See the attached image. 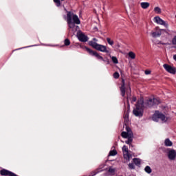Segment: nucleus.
Here are the masks:
<instances>
[{"mask_svg":"<svg viewBox=\"0 0 176 176\" xmlns=\"http://www.w3.org/2000/svg\"><path fill=\"white\" fill-rule=\"evenodd\" d=\"M66 20L69 28V32H72L73 35H75V32H76L79 28V26H77L75 24H80L79 16L72 12H67Z\"/></svg>","mask_w":176,"mask_h":176,"instance_id":"nucleus-1","label":"nucleus"},{"mask_svg":"<svg viewBox=\"0 0 176 176\" xmlns=\"http://www.w3.org/2000/svg\"><path fill=\"white\" fill-rule=\"evenodd\" d=\"M144 99L140 98L137 102L136 107L133 109V115L138 118L142 117L144 115Z\"/></svg>","mask_w":176,"mask_h":176,"instance_id":"nucleus-2","label":"nucleus"},{"mask_svg":"<svg viewBox=\"0 0 176 176\" xmlns=\"http://www.w3.org/2000/svg\"><path fill=\"white\" fill-rule=\"evenodd\" d=\"M89 45L94 47V49H96V50H98V52H101L102 53H109L107 46L97 43V38H93V41H89Z\"/></svg>","mask_w":176,"mask_h":176,"instance_id":"nucleus-3","label":"nucleus"},{"mask_svg":"<svg viewBox=\"0 0 176 176\" xmlns=\"http://www.w3.org/2000/svg\"><path fill=\"white\" fill-rule=\"evenodd\" d=\"M152 120L154 122H159V120H162V122H167V118H166V116L158 111H155L153 114Z\"/></svg>","mask_w":176,"mask_h":176,"instance_id":"nucleus-4","label":"nucleus"},{"mask_svg":"<svg viewBox=\"0 0 176 176\" xmlns=\"http://www.w3.org/2000/svg\"><path fill=\"white\" fill-rule=\"evenodd\" d=\"M85 50L87 52V53H89V54H90V56H94V57H96L98 60H101V61H105L104 58L101 56L97 52L93 51L91 49L87 47H85Z\"/></svg>","mask_w":176,"mask_h":176,"instance_id":"nucleus-5","label":"nucleus"},{"mask_svg":"<svg viewBox=\"0 0 176 176\" xmlns=\"http://www.w3.org/2000/svg\"><path fill=\"white\" fill-rule=\"evenodd\" d=\"M122 152H123L124 159L126 160V162H130V159H131V155L130 153H129V148L127 147V146L126 145L123 146Z\"/></svg>","mask_w":176,"mask_h":176,"instance_id":"nucleus-6","label":"nucleus"},{"mask_svg":"<svg viewBox=\"0 0 176 176\" xmlns=\"http://www.w3.org/2000/svg\"><path fill=\"white\" fill-rule=\"evenodd\" d=\"M162 31H164V30L155 28V29L151 32V35L153 38H159V36L162 35Z\"/></svg>","mask_w":176,"mask_h":176,"instance_id":"nucleus-7","label":"nucleus"},{"mask_svg":"<svg viewBox=\"0 0 176 176\" xmlns=\"http://www.w3.org/2000/svg\"><path fill=\"white\" fill-rule=\"evenodd\" d=\"M77 37L80 42H87L89 41L87 36H85L83 32L80 31L78 32Z\"/></svg>","mask_w":176,"mask_h":176,"instance_id":"nucleus-8","label":"nucleus"},{"mask_svg":"<svg viewBox=\"0 0 176 176\" xmlns=\"http://www.w3.org/2000/svg\"><path fill=\"white\" fill-rule=\"evenodd\" d=\"M154 21L157 24H159L160 25H164L166 28L168 27V24L166 23L163 19H162L160 16H155L154 17Z\"/></svg>","mask_w":176,"mask_h":176,"instance_id":"nucleus-9","label":"nucleus"},{"mask_svg":"<svg viewBox=\"0 0 176 176\" xmlns=\"http://www.w3.org/2000/svg\"><path fill=\"white\" fill-rule=\"evenodd\" d=\"M126 131L127 132H122L121 133V135L123 138H129L130 137H133V132H131V129L130 128L126 127Z\"/></svg>","mask_w":176,"mask_h":176,"instance_id":"nucleus-10","label":"nucleus"},{"mask_svg":"<svg viewBox=\"0 0 176 176\" xmlns=\"http://www.w3.org/2000/svg\"><path fill=\"white\" fill-rule=\"evenodd\" d=\"M163 67L164 69H166V71L169 74H173V75L175 74V68L170 66L168 64H164Z\"/></svg>","mask_w":176,"mask_h":176,"instance_id":"nucleus-11","label":"nucleus"},{"mask_svg":"<svg viewBox=\"0 0 176 176\" xmlns=\"http://www.w3.org/2000/svg\"><path fill=\"white\" fill-rule=\"evenodd\" d=\"M168 157L169 160H174L176 157V151L174 149H170L168 151Z\"/></svg>","mask_w":176,"mask_h":176,"instance_id":"nucleus-12","label":"nucleus"},{"mask_svg":"<svg viewBox=\"0 0 176 176\" xmlns=\"http://www.w3.org/2000/svg\"><path fill=\"white\" fill-rule=\"evenodd\" d=\"M0 174L1 175H5V176H17V175L6 169H3L0 170Z\"/></svg>","mask_w":176,"mask_h":176,"instance_id":"nucleus-13","label":"nucleus"},{"mask_svg":"<svg viewBox=\"0 0 176 176\" xmlns=\"http://www.w3.org/2000/svg\"><path fill=\"white\" fill-rule=\"evenodd\" d=\"M126 100H127V104H128V107H130V103L129 101L130 100H131V88H129L126 90Z\"/></svg>","mask_w":176,"mask_h":176,"instance_id":"nucleus-14","label":"nucleus"},{"mask_svg":"<svg viewBox=\"0 0 176 176\" xmlns=\"http://www.w3.org/2000/svg\"><path fill=\"white\" fill-rule=\"evenodd\" d=\"M120 91H121L122 96L124 97L126 94V88L124 87V80H122V85L120 87Z\"/></svg>","mask_w":176,"mask_h":176,"instance_id":"nucleus-15","label":"nucleus"},{"mask_svg":"<svg viewBox=\"0 0 176 176\" xmlns=\"http://www.w3.org/2000/svg\"><path fill=\"white\" fill-rule=\"evenodd\" d=\"M140 6L142 8V9H148V6H150V4L148 2H142L140 3Z\"/></svg>","mask_w":176,"mask_h":176,"instance_id":"nucleus-16","label":"nucleus"},{"mask_svg":"<svg viewBox=\"0 0 176 176\" xmlns=\"http://www.w3.org/2000/svg\"><path fill=\"white\" fill-rule=\"evenodd\" d=\"M165 146H173V142L170 139L167 138L164 141Z\"/></svg>","mask_w":176,"mask_h":176,"instance_id":"nucleus-17","label":"nucleus"},{"mask_svg":"<svg viewBox=\"0 0 176 176\" xmlns=\"http://www.w3.org/2000/svg\"><path fill=\"white\" fill-rule=\"evenodd\" d=\"M104 170L102 169V166H100L99 168H98L96 170L92 172L91 174L93 175H90L89 176H94L96 175V174H98V173H101V171H103Z\"/></svg>","mask_w":176,"mask_h":176,"instance_id":"nucleus-18","label":"nucleus"},{"mask_svg":"<svg viewBox=\"0 0 176 176\" xmlns=\"http://www.w3.org/2000/svg\"><path fill=\"white\" fill-rule=\"evenodd\" d=\"M115 171H116V169L113 167H109L108 169V173L109 174V175H113L115 174Z\"/></svg>","mask_w":176,"mask_h":176,"instance_id":"nucleus-19","label":"nucleus"},{"mask_svg":"<svg viewBox=\"0 0 176 176\" xmlns=\"http://www.w3.org/2000/svg\"><path fill=\"white\" fill-rule=\"evenodd\" d=\"M124 125L127 126V123H129V113H126L124 116Z\"/></svg>","mask_w":176,"mask_h":176,"instance_id":"nucleus-20","label":"nucleus"},{"mask_svg":"<svg viewBox=\"0 0 176 176\" xmlns=\"http://www.w3.org/2000/svg\"><path fill=\"white\" fill-rule=\"evenodd\" d=\"M133 163L136 166H140V164H141V159H140V158H134L133 159Z\"/></svg>","mask_w":176,"mask_h":176,"instance_id":"nucleus-21","label":"nucleus"},{"mask_svg":"<svg viewBox=\"0 0 176 176\" xmlns=\"http://www.w3.org/2000/svg\"><path fill=\"white\" fill-rule=\"evenodd\" d=\"M144 171L145 173H146L147 174H151L152 173V168H151V166H146L144 168Z\"/></svg>","mask_w":176,"mask_h":176,"instance_id":"nucleus-22","label":"nucleus"},{"mask_svg":"<svg viewBox=\"0 0 176 176\" xmlns=\"http://www.w3.org/2000/svg\"><path fill=\"white\" fill-rule=\"evenodd\" d=\"M153 105H155V103H153V99H149L147 101V107H153Z\"/></svg>","mask_w":176,"mask_h":176,"instance_id":"nucleus-23","label":"nucleus"},{"mask_svg":"<svg viewBox=\"0 0 176 176\" xmlns=\"http://www.w3.org/2000/svg\"><path fill=\"white\" fill-rule=\"evenodd\" d=\"M111 60L113 63V64H118L119 63V60H118V58H116V56H111Z\"/></svg>","mask_w":176,"mask_h":176,"instance_id":"nucleus-24","label":"nucleus"},{"mask_svg":"<svg viewBox=\"0 0 176 176\" xmlns=\"http://www.w3.org/2000/svg\"><path fill=\"white\" fill-rule=\"evenodd\" d=\"M128 55L129 57H130V58H131L132 60H134V58H135V54L133 52H129Z\"/></svg>","mask_w":176,"mask_h":176,"instance_id":"nucleus-25","label":"nucleus"},{"mask_svg":"<svg viewBox=\"0 0 176 176\" xmlns=\"http://www.w3.org/2000/svg\"><path fill=\"white\" fill-rule=\"evenodd\" d=\"M154 12L157 13V14H160V13H162V9H160L159 7H155L154 8Z\"/></svg>","mask_w":176,"mask_h":176,"instance_id":"nucleus-26","label":"nucleus"},{"mask_svg":"<svg viewBox=\"0 0 176 176\" xmlns=\"http://www.w3.org/2000/svg\"><path fill=\"white\" fill-rule=\"evenodd\" d=\"M118 155V151L116 150H113L109 152V156H116Z\"/></svg>","mask_w":176,"mask_h":176,"instance_id":"nucleus-27","label":"nucleus"},{"mask_svg":"<svg viewBox=\"0 0 176 176\" xmlns=\"http://www.w3.org/2000/svg\"><path fill=\"white\" fill-rule=\"evenodd\" d=\"M131 142H133V137L128 138V140L125 141V144L128 145H131Z\"/></svg>","mask_w":176,"mask_h":176,"instance_id":"nucleus-28","label":"nucleus"},{"mask_svg":"<svg viewBox=\"0 0 176 176\" xmlns=\"http://www.w3.org/2000/svg\"><path fill=\"white\" fill-rule=\"evenodd\" d=\"M153 102L154 103V105H157L158 104H160V100L157 98H153Z\"/></svg>","mask_w":176,"mask_h":176,"instance_id":"nucleus-29","label":"nucleus"},{"mask_svg":"<svg viewBox=\"0 0 176 176\" xmlns=\"http://www.w3.org/2000/svg\"><path fill=\"white\" fill-rule=\"evenodd\" d=\"M107 43H109V45H110V46H113V41L111 40L110 38H107Z\"/></svg>","mask_w":176,"mask_h":176,"instance_id":"nucleus-30","label":"nucleus"},{"mask_svg":"<svg viewBox=\"0 0 176 176\" xmlns=\"http://www.w3.org/2000/svg\"><path fill=\"white\" fill-rule=\"evenodd\" d=\"M64 43H65V46H69V45H71V41H69V39L68 38H66Z\"/></svg>","mask_w":176,"mask_h":176,"instance_id":"nucleus-31","label":"nucleus"},{"mask_svg":"<svg viewBox=\"0 0 176 176\" xmlns=\"http://www.w3.org/2000/svg\"><path fill=\"white\" fill-rule=\"evenodd\" d=\"M54 2L56 3V6L58 8L61 6V2L60 0H54Z\"/></svg>","mask_w":176,"mask_h":176,"instance_id":"nucleus-32","label":"nucleus"},{"mask_svg":"<svg viewBox=\"0 0 176 176\" xmlns=\"http://www.w3.org/2000/svg\"><path fill=\"white\" fill-rule=\"evenodd\" d=\"M113 49H116L118 50V49H119V47H120V44L119 43H116L113 46Z\"/></svg>","mask_w":176,"mask_h":176,"instance_id":"nucleus-33","label":"nucleus"},{"mask_svg":"<svg viewBox=\"0 0 176 176\" xmlns=\"http://www.w3.org/2000/svg\"><path fill=\"white\" fill-rule=\"evenodd\" d=\"M119 76H120V75L119 74V73L118 72H116L113 74V78H115V79L119 78Z\"/></svg>","mask_w":176,"mask_h":176,"instance_id":"nucleus-34","label":"nucleus"},{"mask_svg":"<svg viewBox=\"0 0 176 176\" xmlns=\"http://www.w3.org/2000/svg\"><path fill=\"white\" fill-rule=\"evenodd\" d=\"M129 168H130V170H134V168H135V166H134V164L131 163L129 164Z\"/></svg>","mask_w":176,"mask_h":176,"instance_id":"nucleus-35","label":"nucleus"},{"mask_svg":"<svg viewBox=\"0 0 176 176\" xmlns=\"http://www.w3.org/2000/svg\"><path fill=\"white\" fill-rule=\"evenodd\" d=\"M135 101H137V98L133 96L131 100V102L133 104V102H135Z\"/></svg>","mask_w":176,"mask_h":176,"instance_id":"nucleus-36","label":"nucleus"},{"mask_svg":"<svg viewBox=\"0 0 176 176\" xmlns=\"http://www.w3.org/2000/svg\"><path fill=\"white\" fill-rule=\"evenodd\" d=\"M172 43L173 45H176V36H175L172 39Z\"/></svg>","mask_w":176,"mask_h":176,"instance_id":"nucleus-37","label":"nucleus"},{"mask_svg":"<svg viewBox=\"0 0 176 176\" xmlns=\"http://www.w3.org/2000/svg\"><path fill=\"white\" fill-rule=\"evenodd\" d=\"M144 74H145L146 75H151V70H146V71L144 72Z\"/></svg>","mask_w":176,"mask_h":176,"instance_id":"nucleus-38","label":"nucleus"},{"mask_svg":"<svg viewBox=\"0 0 176 176\" xmlns=\"http://www.w3.org/2000/svg\"><path fill=\"white\" fill-rule=\"evenodd\" d=\"M173 60H175V61H176V54L173 56Z\"/></svg>","mask_w":176,"mask_h":176,"instance_id":"nucleus-39","label":"nucleus"},{"mask_svg":"<svg viewBox=\"0 0 176 176\" xmlns=\"http://www.w3.org/2000/svg\"><path fill=\"white\" fill-rule=\"evenodd\" d=\"M47 46H53V45H47Z\"/></svg>","mask_w":176,"mask_h":176,"instance_id":"nucleus-40","label":"nucleus"},{"mask_svg":"<svg viewBox=\"0 0 176 176\" xmlns=\"http://www.w3.org/2000/svg\"><path fill=\"white\" fill-rule=\"evenodd\" d=\"M61 1H64V0H61Z\"/></svg>","mask_w":176,"mask_h":176,"instance_id":"nucleus-41","label":"nucleus"}]
</instances>
